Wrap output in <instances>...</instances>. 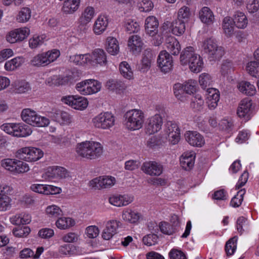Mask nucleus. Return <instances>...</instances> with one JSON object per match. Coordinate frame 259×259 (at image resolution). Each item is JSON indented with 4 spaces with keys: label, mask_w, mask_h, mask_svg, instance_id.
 <instances>
[{
    "label": "nucleus",
    "mask_w": 259,
    "mask_h": 259,
    "mask_svg": "<svg viewBox=\"0 0 259 259\" xmlns=\"http://www.w3.org/2000/svg\"><path fill=\"white\" fill-rule=\"evenodd\" d=\"M77 155L89 160H95L103 154V146L99 142L86 140L76 144L75 148Z\"/></svg>",
    "instance_id": "f257e3e1"
},
{
    "label": "nucleus",
    "mask_w": 259,
    "mask_h": 259,
    "mask_svg": "<svg viewBox=\"0 0 259 259\" xmlns=\"http://www.w3.org/2000/svg\"><path fill=\"white\" fill-rule=\"evenodd\" d=\"M180 61L181 65L189 66V68L193 73L200 72L203 67V60L200 55L195 52L192 47H187L182 52Z\"/></svg>",
    "instance_id": "f03ea898"
},
{
    "label": "nucleus",
    "mask_w": 259,
    "mask_h": 259,
    "mask_svg": "<svg viewBox=\"0 0 259 259\" xmlns=\"http://www.w3.org/2000/svg\"><path fill=\"white\" fill-rule=\"evenodd\" d=\"M145 118L143 110L136 108L128 110L123 115L124 126L130 131L139 130L143 126Z\"/></svg>",
    "instance_id": "7ed1b4c3"
},
{
    "label": "nucleus",
    "mask_w": 259,
    "mask_h": 259,
    "mask_svg": "<svg viewBox=\"0 0 259 259\" xmlns=\"http://www.w3.org/2000/svg\"><path fill=\"white\" fill-rule=\"evenodd\" d=\"M1 166L14 175L28 172L30 169L29 164L21 159L5 158L1 161Z\"/></svg>",
    "instance_id": "20e7f679"
},
{
    "label": "nucleus",
    "mask_w": 259,
    "mask_h": 259,
    "mask_svg": "<svg viewBox=\"0 0 259 259\" xmlns=\"http://www.w3.org/2000/svg\"><path fill=\"white\" fill-rule=\"evenodd\" d=\"M21 117L26 123L36 127H46L50 124V119L42 116L34 110L25 108L22 110Z\"/></svg>",
    "instance_id": "39448f33"
},
{
    "label": "nucleus",
    "mask_w": 259,
    "mask_h": 259,
    "mask_svg": "<svg viewBox=\"0 0 259 259\" xmlns=\"http://www.w3.org/2000/svg\"><path fill=\"white\" fill-rule=\"evenodd\" d=\"M199 48L212 59H219L224 55V50L219 47L216 40L212 38H207L199 42Z\"/></svg>",
    "instance_id": "423d86ee"
},
{
    "label": "nucleus",
    "mask_w": 259,
    "mask_h": 259,
    "mask_svg": "<svg viewBox=\"0 0 259 259\" xmlns=\"http://www.w3.org/2000/svg\"><path fill=\"white\" fill-rule=\"evenodd\" d=\"M60 55L59 50L52 49L36 55L31 59L30 63L33 66L44 67L56 61Z\"/></svg>",
    "instance_id": "0eeeda50"
},
{
    "label": "nucleus",
    "mask_w": 259,
    "mask_h": 259,
    "mask_svg": "<svg viewBox=\"0 0 259 259\" xmlns=\"http://www.w3.org/2000/svg\"><path fill=\"white\" fill-rule=\"evenodd\" d=\"M115 116L111 112H102L92 118V123L96 128L110 130L115 124Z\"/></svg>",
    "instance_id": "6e6552de"
},
{
    "label": "nucleus",
    "mask_w": 259,
    "mask_h": 259,
    "mask_svg": "<svg viewBox=\"0 0 259 259\" xmlns=\"http://www.w3.org/2000/svg\"><path fill=\"white\" fill-rule=\"evenodd\" d=\"M44 152L39 148L26 146L19 149L16 152L17 158L27 162H34L44 156Z\"/></svg>",
    "instance_id": "1a4fd4ad"
},
{
    "label": "nucleus",
    "mask_w": 259,
    "mask_h": 259,
    "mask_svg": "<svg viewBox=\"0 0 259 259\" xmlns=\"http://www.w3.org/2000/svg\"><path fill=\"white\" fill-rule=\"evenodd\" d=\"M1 128L6 133L17 137H27L32 133L30 126L22 123H6Z\"/></svg>",
    "instance_id": "9d476101"
},
{
    "label": "nucleus",
    "mask_w": 259,
    "mask_h": 259,
    "mask_svg": "<svg viewBox=\"0 0 259 259\" xmlns=\"http://www.w3.org/2000/svg\"><path fill=\"white\" fill-rule=\"evenodd\" d=\"M161 138L163 141H168L172 145L178 144L180 140V130L178 124L171 121L167 122Z\"/></svg>",
    "instance_id": "9b49d317"
},
{
    "label": "nucleus",
    "mask_w": 259,
    "mask_h": 259,
    "mask_svg": "<svg viewBox=\"0 0 259 259\" xmlns=\"http://www.w3.org/2000/svg\"><path fill=\"white\" fill-rule=\"evenodd\" d=\"M61 101L63 103L78 110L85 109L89 104L86 98L79 95L64 96L61 98Z\"/></svg>",
    "instance_id": "f8f14e48"
},
{
    "label": "nucleus",
    "mask_w": 259,
    "mask_h": 259,
    "mask_svg": "<svg viewBox=\"0 0 259 259\" xmlns=\"http://www.w3.org/2000/svg\"><path fill=\"white\" fill-rule=\"evenodd\" d=\"M157 63L160 71L164 73L170 72L172 70L174 66L173 58L165 50L161 51L159 53Z\"/></svg>",
    "instance_id": "ddd939ff"
},
{
    "label": "nucleus",
    "mask_w": 259,
    "mask_h": 259,
    "mask_svg": "<svg viewBox=\"0 0 259 259\" xmlns=\"http://www.w3.org/2000/svg\"><path fill=\"white\" fill-rule=\"evenodd\" d=\"M68 176L67 171L63 167L54 166L48 167L41 175L42 181L49 182L54 179H64Z\"/></svg>",
    "instance_id": "4468645a"
},
{
    "label": "nucleus",
    "mask_w": 259,
    "mask_h": 259,
    "mask_svg": "<svg viewBox=\"0 0 259 259\" xmlns=\"http://www.w3.org/2000/svg\"><path fill=\"white\" fill-rule=\"evenodd\" d=\"M237 114L245 121L250 120L253 115V108L251 100L245 98L241 101L237 110Z\"/></svg>",
    "instance_id": "2eb2a0df"
},
{
    "label": "nucleus",
    "mask_w": 259,
    "mask_h": 259,
    "mask_svg": "<svg viewBox=\"0 0 259 259\" xmlns=\"http://www.w3.org/2000/svg\"><path fill=\"white\" fill-rule=\"evenodd\" d=\"M30 32L29 28L27 27L16 28L7 34L6 40L11 44L21 42L28 36Z\"/></svg>",
    "instance_id": "dca6fc26"
},
{
    "label": "nucleus",
    "mask_w": 259,
    "mask_h": 259,
    "mask_svg": "<svg viewBox=\"0 0 259 259\" xmlns=\"http://www.w3.org/2000/svg\"><path fill=\"white\" fill-rule=\"evenodd\" d=\"M90 66L105 67L108 64L107 54L102 49H96L90 53Z\"/></svg>",
    "instance_id": "f3484780"
},
{
    "label": "nucleus",
    "mask_w": 259,
    "mask_h": 259,
    "mask_svg": "<svg viewBox=\"0 0 259 259\" xmlns=\"http://www.w3.org/2000/svg\"><path fill=\"white\" fill-rule=\"evenodd\" d=\"M163 124V119L159 114L149 117L145 127L146 133L149 135L154 134L160 130Z\"/></svg>",
    "instance_id": "a211bd4d"
},
{
    "label": "nucleus",
    "mask_w": 259,
    "mask_h": 259,
    "mask_svg": "<svg viewBox=\"0 0 259 259\" xmlns=\"http://www.w3.org/2000/svg\"><path fill=\"white\" fill-rule=\"evenodd\" d=\"M134 200V196L129 194H115L109 198L110 204L120 207L127 206Z\"/></svg>",
    "instance_id": "6ab92c4d"
},
{
    "label": "nucleus",
    "mask_w": 259,
    "mask_h": 259,
    "mask_svg": "<svg viewBox=\"0 0 259 259\" xmlns=\"http://www.w3.org/2000/svg\"><path fill=\"white\" fill-rule=\"evenodd\" d=\"M12 191L13 188L10 186H0V211H5L10 208L11 199L8 194Z\"/></svg>",
    "instance_id": "aec40b11"
},
{
    "label": "nucleus",
    "mask_w": 259,
    "mask_h": 259,
    "mask_svg": "<svg viewBox=\"0 0 259 259\" xmlns=\"http://www.w3.org/2000/svg\"><path fill=\"white\" fill-rule=\"evenodd\" d=\"M119 222L116 220L108 221L101 232V237L104 240H110L117 233Z\"/></svg>",
    "instance_id": "412c9836"
},
{
    "label": "nucleus",
    "mask_w": 259,
    "mask_h": 259,
    "mask_svg": "<svg viewBox=\"0 0 259 259\" xmlns=\"http://www.w3.org/2000/svg\"><path fill=\"white\" fill-rule=\"evenodd\" d=\"M141 169L144 173L149 176H159L163 172V166L156 161H149L143 163Z\"/></svg>",
    "instance_id": "4be33fe9"
},
{
    "label": "nucleus",
    "mask_w": 259,
    "mask_h": 259,
    "mask_svg": "<svg viewBox=\"0 0 259 259\" xmlns=\"http://www.w3.org/2000/svg\"><path fill=\"white\" fill-rule=\"evenodd\" d=\"M121 218L126 223L138 224L139 221L142 219V215L136 209L127 208L122 211Z\"/></svg>",
    "instance_id": "5701e85b"
},
{
    "label": "nucleus",
    "mask_w": 259,
    "mask_h": 259,
    "mask_svg": "<svg viewBox=\"0 0 259 259\" xmlns=\"http://www.w3.org/2000/svg\"><path fill=\"white\" fill-rule=\"evenodd\" d=\"M109 23L107 16L100 15L94 22L93 31L95 35H99L103 34L107 29Z\"/></svg>",
    "instance_id": "b1692460"
},
{
    "label": "nucleus",
    "mask_w": 259,
    "mask_h": 259,
    "mask_svg": "<svg viewBox=\"0 0 259 259\" xmlns=\"http://www.w3.org/2000/svg\"><path fill=\"white\" fill-rule=\"evenodd\" d=\"M186 141L191 146L201 147L205 144L203 137L196 131H187L185 134Z\"/></svg>",
    "instance_id": "393cba45"
},
{
    "label": "nucleus",
    "mask_w": 259,
    "mask_h": 259,
    "mask_svg": "<svg viewBox=\"0 0 259 259\" xmlns=\"http://www.w3.org/2000/svg\"><path fill=\"white\" fill-rule=\"evenodd\" d=\"M51 117L61 125H69L73 121L71 115L65 111L56 110L52 113Z\"/></svg>",
    "instance_id": "a878e982"
},
{
    "label": "nucleus",
    "mask_w": 259,
    "mask_h": 259,
    "mask_svg": "<svg viewBox=\"0 0 259 259\" xmlns=\"http://www.w3.org/2000/svg\"><path fill=\"white\" fill-rule=\"evenodd\" d=\"M220 100V92L215 88H208L206 95V104L210 110L214 109Z\"/></svg>",
    "instance_id": "bb28decb"
},
{
    "label": "nucleus",
    "mask_w": 259,
    "mask_h": 259,
    "mask_svg": "<svg viewBox=\"0 0 259 259\" xmlns=\"http://www.w3.org/2000/svg\"><path fill=\"white\" fill-rule=\"evenodd\" d=\"M143 45V41L139 35H132L128 39V48L130 51L134 54H138L141 52Z\"/></svg>",
    "instance_id": "cd10ccee"
},
{
    "label": "nucleus",
    "mask_w": 259,
    "mask_h": 259,
    "mask_svg": "<svg viewBox=\"0 0 259 259\" xmlns=\"http://www.w3.org/2000/svg\"><path fill=\"white\" fill-rule=\"evenodd\" d=\"M153 59V55L152 51L146 50L144 51L141 62L138 64L137 68L142 72H147L151 67V62Z\"/></svg>",
    "instance_id": "c85d7f7f"
},
{
    "label": "nucleus",
    "mask_w": 259,
    "mask_h": 259,
    "mask_svg": "<svg viewBox=\"0 0 259 259\" xmlns=\"http://www.w3.org/2000/svg\"><path fill=\"white\" fill-rule=\"evenodd\" d=\"M96 15L95 9L92 6L86 7L81 12L78 21L81 25L84 26L90 23Z\"/></svg>",
    "instance_id": "c756f323"
},
{
    "label": "nucleus",
    "mask_w": 259,
    "mask_h": 259,
    "mask_svg": "<svg viewBox=\"0 0 259 259\" xmlns=\"http://www.w3.org/2000/svg\"><path fill=\"white\" fill-rule=\"evenodd\" d=\"M159 22L157 18L153 16L147 17L145 20V29L146 34L153 35L158 32Z\"/></svg>",
    "instance_id": "7c9ffc66"
},
{
    "label": "nucleus",
    "mask_w": 259,
    "mask_h": 259,
    "mask_svg": "<svg viewBox=\"0 0 259 259\" xmlns=\"http://www.w3.org/2000/svg\"><path fill=\"white\" fill-rule=\"evenodd\" d=\"M199 17L201 21L207 25L213 24L215 21V16L213 12L207 7H203L199 12Z\"/></svg>",
    "instance_id": "2f4dec72"
},
{
    "label": "nucleus",
    "mask_w": 259,
    "mask_h": 259,
    "mask_svg": "<svg viewBox=\"0 0 259 259\" xmlns=\"http://www.w3.org/2000/svg\"><path fill=\"white\" fill-rule=\"evenodd\" d=\"M194 13L191 8L186 6L181 7L177 12V19L189 23L192 20Z\"/></svg>",
    "instance_id": "473e14b6"
},
{
    "label": "nucleus",
    "mask_w": 259,
    "mask_h": 259,
    "mask_svg": "<svg viewBox=\"0 0 259 259\" xmlns=\"http://www.w3.org/2000/svg\"><path fill=\"white\" fill-rule=\"evenodd\" d=\"M234 23L233 20L230 16L225 17L222 23L223 32L227 37H230L234 33Z\"/></svg>",
    "instance_id": "72a5a7b5"
},
{
    "label": "nucleus",
    "mask_w": 259,
    "mask_h": 259,
    "mask_svg": "<svg viewBox=\"0 0 259 259\" xmlns=\"http://www.w3.org/2000/svg\"><path fill=\"white\" fill-rule=\"evenodd\" d=\"M105 48L111 55H116L119 52L120 47L117 39L113 36H108L106 40Z\"/></svg>",
    "instance_id": "f704fd0d"
},
{
    "label": "nucleus",
    "mask_w": 259,
    "mask_h": 259,
    "mask_svg": "<svg viewBox=\"0 0 259 259\" xmlns=\"http://www.w3.org/2000/svg\"><path fill=\"white\" fill-rule=\"evenodd\" d=\"M195 155L193 152H187L180 157L181 166L185 170L192 168L194 164Z\"/></svg>",
    "instance_id": "c9c22d12"
},
{
    "label": "nucleus",
    "mask_w": 259,
    "mask_h": 259,
    "mask_svg": "<svg viewBox=\"0 0 259 259\" xmlns=\"http://www.w3.org/2000/svg\"><path fill=\"white\" fill-rule=\"evenodd\" d=\"M80 0H64L62 11L65 14H72L79 8Z\"/></svg>",
    "instance_id": "e433bc0d"
},
{
    "label": "nucleus",
    "mask_w": 259,
    "mask_h": 259,
    "mask_svg": "<svg viewBox=\"0 0 259 259\" xmlns=\"http://www.w3.org/2000/svg\"><path fill=\"white\" fill-rule=\"evenodd\" d=\"M31 221L30 215L25 212L17 213L10 218V222L15 225L28 224Z\"/></svg>",
    "instance_id": "4c0bfd02"
},
{
    "label": "nucleus",
    "mask_w": 259,
    "mask_h": 259,
    "mask_svg": "<svg viewBox=\"0 0 259 259\" xmlns=\"http://www.w3.org/2000/svg\"><path fill=\"white\" fill-rule=\"evenodd\" d=\"M90 53L75 54L70 57V61L74 64L81 66H90Z\"/></svg>",
    "instance_id": "58836bf2"
},
{
    "label": "nucleus",
    "mask_w": 259,
    "mask_h": 259,
    "mask_svg": "<svg viewBox=\"0 0 259 259\" xmlns=\"http://www.w3.org/2000/svg\"><path fill=\"white\" fill-rule=\"evenodd\" d=\"M106 87L109 91L117 94H121L125 90L124 83L116 79H109L106 83Z\"/></svg>",
    "instance_id": "ea45409f"
},
{
    "label": "nucleus",
    "mask_w": 259,
    "mask_h": 259,
    "mask_svg": "<svg viewBox=\"0 0 259 259\" xmlns=\"http://www.w3.org/2000/svg\"><path fill=\"white\" fill-rule=\"evenodd\" d=\"M76 224L74 219L70 217H61L58 218L55 222L56 227L60 230H67L73 227Z\"/></svg>",
    "instance_id": "a19ab883"
},
{
    "label": "nucleus",
    "mask_w": 259,
    "mask_h": 259,
    "mask_svg": "<svg viewBox=\"0 0 259 259\" xmlns=\"http://www.w3.org/2000/svg\"><path fill=\"white\" fill-rule=\"evenodd\" d=\"M12 85L13 91L16 94H25L31 90L29 83L25 80H16Z\"/></svg>",
    "instance_id": "79ce46f5"
},
{
    "label": "nucleus",
    "mask_w": 259,
    "mask_h": 259,
    "mask_svg": "<svg viewBox=\"0 0 259 259\" xmlns=\"http://www.w3.org/2000/svg\"><path fill=\"white\" fill-rule=\"evenodd\" d=\"M235 26L241 29H245L248 25V19L245 14L242 12L237 11L232 18Z\"/></svg>",
    "instance_id": "37998d69"
},
{
    "label": "nucleus",
    "mask_w": 259,
    "mask_h": 259,
    "mask_svg": "<svg viewBox=\"0 0 259 259\" xmlns=\"http://www.w3.org/2000/svg\"><path fill=\"white\" fill-rule=\"evenodd\" d=\"M166 47L173 55H178L181 49L179 41L174 36H170L166 39Z\"/></svg>",
    "instance_id": "c03bdc74"
},
{
    "label": "nucleus",
    "mask_w": 259,
    "mask_h": 259,
    "mask_svg": "<svg viewBox=\"0 0 259 259\" xmlns=\"http://www.w3.org/2000/svg\"><path fill=\"white\" fill-rule=\"evenodd\" d=\"M120 75L125 79L133 80L134 78V71L131 65L126 61L121 62L119 65Z\"/></svg>",
    "instance_id": "a18cd8bd"
},
{
    "label": "nucleus",
    "mask_w": 259,
    "mask_h": 259,
    "mask_svg": "<svg viewBox=\"0 0 259 259\" xmlns=\"http://www.w3.org/2000/svg\"><path fill=\"white\" fill-rule=\"evenodd\" d=\"M237 88L240 92L248 96H252L256 92L255 87L249 82L246 81L239 82Z\"/></svg>",
    "instance_id": "49530a36"
},
{
    "label": "nucleus",
    "mask_w": 259,
    "mask_h": 259,
    "mask_svg": "<svg viewBox=\"0 0 259 259\" xmlns=\"http://www.w3.org/2000/svg\"><path fill=\"white\" fill-rule=\"evenodd\" d=\"M187 23L178 19L172 21L171 24V32L176 36H181L184 34L186 30V24Z\"/></svg>",
    "instance_id": "de8ad7c7"
},
{
    "label": "nucleus",
    "mask_w": 259,
    "mask_h": 259,
    "mask_svg": "<svg viewBox=\"0 0 259 259\" xmlns=\"http://www.w3.org/2000/svg\"><path fill=\"white\" fill-rule=\"evenodd\" d=\"M24 62V59L23 57H15L5 63V68L7 71H13L20 67Z\"/></svg>",
    "instance_id": "09e8293b"
},
{
    "label": "nucleus",
    "mask_w": 259,
    "mask_h": 259,
    "mask_svg": "<svg viewBox=\"0 0 259 259\" xmlns=\"http://www.w3.org/2000/svg\"><path fill=\"white\" fill-rule=\"evenodd\" d=\"M62 213L61 208L55 204L48 205L45 209V213L49 218L56 219L59 217Z\"/></svg>",
    "instance_id": "8fccbe9b"
},
{
    "label": "nucleus",
    "mask_w": 259,
    "mask_h": 259,
    "mask_svg": "<svg viewBox=\"0 0 259 259\" xmlns=\"http://www.w3.org/2000/svg\"><path fill=\"white\" fill-rule=\"evenodd\" d=\"M31 16V10L29 8L24 7L19 11L16 19L19 23H26L29 20Z\"/></svg>",
    "instance_id": "3c124183"
},
{
    "label": "nucleus",
    "mask_w": 259,
    "mask_h": 259,
    "mask_svg": "<svg viewBox=\"0 0 259 259\" xmlns=\"http://www.w3.org/2000/svg\"><path fill=\"white\" fill-rule=\"evenodd\" d=\"M198 82L202 89H206L212 85L213 79L209 74L203 73L199 75Z\"/></svg>",
    "instance_id": "603ef678"
},
{
    "label": "nucleus",
    "mask_w": 259,
    "mask_h": 259,
    "mask_svg": "<svg viewBox=\"0 0 259 259\" xmlns=\"http://www.w3.org/2000/svg\"><path fill=\"white\" fill-rule=\"evenodd\" d=\"M237 240L238 237L234 236L226 242L225 251L228 256H231L235 253L237 248Z\"/></svg>",
    "instance_id": "864d4df0"
},
{
    "label": "nucleus",
    "mask_w": 259,
    "mask_h": 259,
    "mask_svg": "<svg viewBox=\"0 0 259 259\" xmlns=\"http://www.w3.org/2000/svg\"><path fill=\"white\" fill-rule=\"evenodd\" d=\"M247 72L251 76L259 78V62L252 61L248 62L246 66Z\"/></svg>",
    "instance_id": "5fc2aeb1"
},
{
    "label": "nucleus",
    "mask_w": 259,
    "mask_h": 259,
    "mask_svg": "<svg viewBox=\"0 0 259 259\" xmlns=\"http://www.w3.org/2000/svg\"><path fill=\"white\" fill-rule=\"evenodd\" d=\"M46 37V35L44 34L33 35L29 39V47L33 49L40 46L44 42Z\"/></svg>",
    "instance_id": "6e6d98bb"
},
{
    "label": "nucleus",
    "mask_w": 259,
    "mask_h": 259,
    "mask_svg": "<svg viewBox=\"0 0 259 259\" xmlns=\"http://www.w3.org/2000/svg\"><path fill=\"white\" fill-rule=\"evenodd\" d=\"M89 95H92L99 92L102 89V83L95 79H89Z\"/></svg>",
    "instance_id": "4d7b16f0"
},
{
    "label": "nucleus",
    "mask_w": 259,
    "mask_h": 259,
    "mask_svg": "<svg viewBox=\"0 0 259 259\" xmlns=\"http://www.w3.org/2000/svg\"><path fill=\"white\" fill-rule=\"evenodd\" d=\"M89 79H84L76 84L75 89L81 95L83 96L89 95Z\"/></svg>",
    "instance_id": "13d9d810"
},
{
    "label": "nucleus",
    "mask_w": 259,
    "mask_h": 259,
    "mask_svg": "<svg viewBox=\"0 0 259 259\" xmlns=\"http://www.w3.org/2000/svg\"><path fill=\"white\" fill-rule=\"evenodd\" d=\"M125 30L130 33H137L140 30V25L138 22L133 19L127 20L124 24Z\"/></svg>",
    "instance_id": "bf43d9fd"
},
{
    "label": "nucleus",
    "mask_w": 259,
    "mask_h": 259,
    "mask_svg": "<svg viewBox=\"0 0 259 259\" xmlns=\"http://www.w3.org/2000/svg\"><path fill=\"white\" fill-rule=\"evenodd\" d=\"M137 7L141 12H149L153 9L154 5L150 0H142L137 3Z\"/></svg>",
    "instance_id": "052dcab7"
},
{
    "label": "nucleus",
    "mask_w": 259,
    "mask_h": 259,
    "mask_svg": "<svg viewBox=\"0 0 259 259\" xmlns=\"http://www.w3.org/2000/svg\"><path fill=\"white\" fill-rule=\"evenodd\" d=\"M42 190L43 195H45L59 194L62 192V189L60 187L48 184H44Z\"/></svg>",
    "instance_id": "680f3d73"
},
{
    "label": "nucleus",
    "mask_w": 259,
    "mask_h": 259,
    "mask_svg": "<svg viewBox=\"0 0 259 259\" xmlns=\"http://www.w3.org/2000/svg\"><path fill=\"white\" fill-rule=\"evenodd\" d=\"M184 92L187 94L191 95L196 92L197 90V82L193 79H189L183 84Z\"/></svg>",
    "instance_id": "e2e57ef3"
},
{
    "label": "nucleus",
    "mask_w": 259,
    "mask_h": 259,
    "mask_svg": "<svg viewBox=\"0 0 259 259\" xmlns=\"http://www.w3.org/2000/svg\"><path fill=\"white\" fill-rule=\"evenodd\" d=\"M204 103V102L202 96L199 94H197L193 98L190 106L195 110L200 111L203 107Z\"/></svg>",
    "instance_id": "0e129e2a"
},
{
    "label": "nucleus",
    "mask_w": 259,
    "mask_h": 259,
    "mask_svg": "<svg viewBox=\"0 0 259 259\" xmlns=\"http://www.w3.org/2000/svg\"><path fill=\"white\" fill-rule=\"evenodd\" d=\"M236 229L240 234L248 230L249 224L245 218L243 217L238 218L236 222Z\"/></svg>",
    "instance_id": "69168bd1"
},
{
    "label": "nucleus",
    "mask_w": 259,
    "mask_h": 259,
    "mask_svg": "<svg viewBox=\"0 0 259 259\" xmlns=\"http://www.w3.org/2000/svg\"><path fill=\"white\" fill-rule=\"evenodd\" d=\"M245 193V190L244 189L239 190L237 194L232 198L230 202L231 205L233 207H239L242 202Z\"/></svg>",
    "instance_id": "338daca9"
},
{
    "label": "nucleus",
    "mask_w": 259,
    "mask_h": 259,
    "mask_svg": "<svg viewBox=\"0 0 259 259\" xmlns=\"http://www.w3.org/2000/svg\"><path fill=\"white\" fill-rule=\"evenodd\" d=\"M100 233V230L97 226L91 225L87 227L85 229V234L90 239L97 238Z\"/></svg>",
    "instance_id": "774afa93"
}]
</instances>
